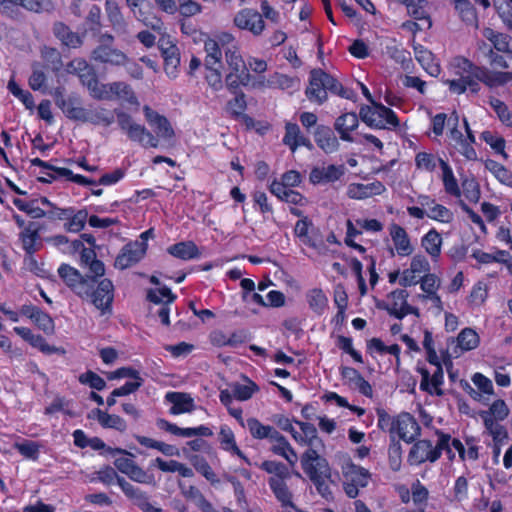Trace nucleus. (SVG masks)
I'll list each match as a JSON object with an SVG mask.
<instances>
[{
	"label": "nucleus",
	"instance_id": "864d4df0",
	"mask_svg": "<svg viewBox=\"0 0 512 512\" xmlns=\"http://www.w3.org/2000/svg\"><path fill=\"white\" fill-rule=\"evenodd\" d=\"M283 141L292 151H295L298 146H310L309 141L300 134L298 125L294 123H288L286 125V133Z\"/></svg>",
	"mask_w": 512,
	"mask_h": 512
},
{
	"label": "nucleus",
	"instance_id": "a878e982",
	"mask_svg": "<svg viewBox=\"0 0 512 512\" xmlns=\"http://www.w3.org/2000/svg\"><path fill=\"white\" fill-rule=\"evenodd\" d=\"M300 81L298 78L290 77L281 73H273L267 77L263 76L252 83L253 88H279L283 90L298 89Z\"/></svg>",
	"mask_w": 512,
	"mask_h": 512
},
{
	"label": "nucleus",
	"instance_id": "4468645a",
	"mask_svg": "<svg viewBox=\"0 0 512 512\" xmlns=\"http://www.w3.org/2000/svg\"><path fill=\"white\" fill-rule=\"evenodd\" d=\"M417 371L421 375L420 389L422 391L435 396L443 395L444 372L441 365L418 366Z\"/></svg>",
	"mask_w": 512,
	"mask_h": 512
},
{
	"label": "nucleus",
	"instance_id": "6e6552de",
	"mask_svg": "<svg viewBox=\"0 0 512 512\" xmlns=\"http://www.w3.org/2000/svg\"><path fill=\"white\" fill-rule=\"evenodd\" d=\"M361 120L375 129H390L399 125L395 113L382 104L373 102L370 106H362L359 112Z\"/></svg>",
	"mask_w": 512,
	"mask_h": 512
},
{
	"label": "nucleus",
	"instance_id": "a19ab883",
	"mask_svg": "<svg viewBox=\"0 0 512 512\" xmlns=\"http://www.w3.org/2000/svg\"><path fill=\"white\" fill-rule=\"evenodd\" d=\"M408 13L417 21L421 22V26L431 27L432 20L430 17V5L427 0H415L406 5Z\"/></svg>",
	"mask_w": 512,
	"mask_h": 512
},
{
	"label": "nucleus",
	"instance_id": "393cba45",
	"mask_svg": "<svg viewBox=\"0 0 512 512\" xmlns=\"http://www.w3.org/2000/svg\"><path fill=\"white\" fill-rule=\"evenodd\" d=\"M417 203L420 206L427 208V217L434 221L448 224L454 219V214L450 209L437 203L428 195H419L417 197Z\"/></svg>",
	"mask_w": 512,
	"mask_h": 512
},
{
	"label": "nucleus",
	"instance_id": "6ab92c4d",
	"mask_svg": "<svg viewBox=\"0 0 512 512\" xmlns=\"http://www.w3.org/2000/svg\"><path fill=\"white\" fill-rule=\"evenodd\" d=\"M143 112L147 123L156 134L155 137L158 139V143L160 140L171 142L174 137V129L169 120L148 105L143 107Z\"/></svg>",
	"mask_w": 512,
	"mask_h": 512
},
{
	"label": "nucleus",
	"instance_id": "cd10ccee",
	"mask_svg": "<svg viewBox=\"0 0 512 512\" xmlns=\"http://www.w3.org/2000/svg\"><path fill=\"white\" fill-rule=\"evenodd\" d=\"M407 292L405 290H395L387 296L386 309L395 317L401 319L408 314H416L417 310L407 303Z\"/></svg>",
	"mask_w": 512,
	"mask_h": 512
},
{
	"label": "nucleus",
	"instance_id": "37998d69",
	"mask_svg": "<svg viewBox=\"0 0 512 512\" xmlns=\"http://www.w3.org/2000/svg\"><path fill=\"white\" fill-rule=\"evenodd\" d=\"M20 238L27 254H33L40 246L38 225L30 223L25 226L20 234Z\"/></svg>",
	"mask_w": 512,
	"mask_h": 512
},
{
	"label": "nucleus",
	"instance_id": "7c9ffc66",
	"mask_svg": "<svg viewBox=\"0 0 512 512\" xmlns=\"http://www.w3.org/2000/svg\"><path fill=\"white\" fill-rule=\"evenodd\" d=\"M61 278L72 287L79 296L88 295V280L83 279L79 272L69 265H61L58 269Z\"/></svg>",
	"mask_w": 512,
	"mask_h": 512
},
{
	"label": "nucleus",
	"instance_id": "09e8293b",
	"mask_svg": "<svg viewBox=\"0 0 512 512\" xmlns=\"http://www.w3.org/2000/svg\"><path fill=\"white\" fill-rule=\"evenodd\" d=\"M438 162L442 171V181L445 191L450 195L459 197L461 195V190L459 189L452 168L442 159H438Z\"/></svg>",
	"mask_w": 512,
	"mask_h": 512
},
{
	"label": "nucleus",
	"instance_id": "b1692460",
	"mask_svg": "<svg viewBox=\"0 0 512 512\" xmlns=\"http://www.w3.org/2000/svg\"><path fill=\"white\" fill-rule=\"evenodd\" d=\"M344 165H323L314 167L309 175V180L314 185H323L340 180L345 174Z\"/></svg>",
	"mask_w": 512,
	"mask_h": 512
},
{
	"label": "nucleus",
	"instance_id": "ea45409f",
	"mask_svg": "<svg viewBox=\"0 0 512 512\" xmlns=\"http://www.w3.org/2000/svg\"><path fill=\"white\" fill-rule=\"evenodd\" d=\"M358 127V116L355 113H344L336 119L335 129L344 141H353L351 132Z\"/></svg>",
	"mask_w": 512,
	"mask_h": 512
},
{
	"label": "nucleus",
	"instance_id": "c9c22d12",
	"mask_svg": "<svg viewBox=\"0 0 512 512\" xmlns=\"http://www.w3.org/2000/svg\"><path fill=\"white\" fill-rule=\"evenodd\" d=\"M443 239L436 229H430L422 238L421 246L425 252L436 261L442 250Z\"/></svg>",
	"mask_w": 512,
	"mask_h": 512
},
{
	"label": "nucleus",
	"instance_id": "680f3d73",
	"mask_svg": "<svg viewBox=\"0 0 512 512\" xmlns=\"http://www.w3.org/2000/svg\"><path fill=\"white\" fill-rule=\"evenodd\" d=\"M312 227V223L308 218L304 217L296 222L294 233L299 238L300 242L303 245L309 247H315L316 244L310 236V229Z\"/></svg>",
	"mask_w": 512,
	"mask_h": 512
},
{
	"label": "nucleus",
	"instance_id": "f03ea898",
	"mask_svg": "<svg viewBox=\"0 0 512 512\" xmlns=\"http://www.w3.org/2000/svg\"><path fill=\"white\" fill-rule=\"evenodd\" d=\"M90 94L101 100H117L123 105L135 107L140 106L138 97L130 85L125 82L100 83L92 81L89 84Z\"/></svg>",
	"mask_w": 512,
	"mask_h": 512
},
{
	"label": "nucleus",
	"instance_id": "ddd939ff",
	"mask_svg": "<svg viewBox=\"0 0 512 512\" xmlns=\"http://www.w3.org/2000/svg\"><path fill=\"white\" fill-rule=\"evenodd\" d=\"M445 445V449L452 459L457 453L461 460H476L479 456L478 441L474 438H467L463 444L460 440L443 436L440 439V446Z\"/></svg>",
	"mask_w": 512,
	"mask_h": 512
},
{
	"label": "nucleus",
	"instance_id": "603ef678",
	"mask_svg": "<svg viewBox=\"0 0 512 512\" xmlns=\"http://www.w3.org/2000/svg\"><path fill=\"white\" fill-rule=\"evenodd\" d=\"M204 51L206 53L205 67H211L212 65L222 67V51L215 39L208 38L205 40Z\"/></svg>",
	"mask_w": 512,
	"mask_h": 512
},
{
	"label": "nucleus",
	"instance_id": "c85d7f7f",
	"mask_svg": "<svg viewBox=\"0 0 512 512\" xmlns=\"http://www.w3.org/2000/svg\"><path fill=\"white\" fill-rule=\"evenodd\" d=\"M385 191V185L375 180L370 183H350L347 186L346 194L350 199L365 200L373 196L381 195Z\"/></svg>",
	"mask_w": 512,
	"mask_h": 512
},
{
	"label": "nucleus",
	"instance_id": "a18cd8bd",
	"mask_svg": "<svg viewBox=\"0 0 512 512\" xmlns=\"http://www.w3.org/2000/svg\"><path fill=\"white\" fill-rule=\"evenodd\" d=\"M92 415L105 428H112L120 432L127 428L125 420L118 415L108 414L100 409L93 410Z\"/></svg>",
	"mask_w": 512,
	"mask_h": 512
},
{
	"label": "nucleus",
	"instance_id": "6e6d98bb",
	"mask_svg": "<svg viewBox=\"0 0 512 512\" xmlns=\"http://www.w3.org/2000/svg\"><path fill=\"white\" fill-rule=\"evenodd\" d=\"M480 138L490 146V148L497 154L501 155L504 159L508 158L505 152L506 141L498 133L486 130L480 135Z\"/></svg>",
	"mask_w": 512,
	"mask_h": 512
},
{
	"label": "nucleus",
	"instance_id": "39448f33",
	"mask_svg": "<svg viewBox=\"0 0 512 512\" xmlns=\"http://www.w3.org/2000/svg\"><path fill=\"white\" fill-rule=\"evenodd\" d=\"M111 457H114L115 468L125 474L130 480L147 485H154L155 479L132 459L133 454L121 448H107Z\"/></svg>",
	"mask_w": 512,
	"mask_h": 512
},
{
	"label": "nucleus",
	"instance_id": "58836bf2",
	"mask_svg": "<svg viewBox=\"0 0 512 512\" xmlns=\"http://www.w3.org/2000/svg\"><path fill=\"white\" fill-rule=\"evenodd\" d=\"M453 4L459 18L466 24L478 28V17L473 4L469 0H448Z\"/></svg>",
	"mask_w": 512,
	"mask_h": 512
},
{
	"label": "nucleus",
	"instance_id": "9d476101",
	"mask_svg": "<svg viewBox=\"0 0 512 512\" xmlns=\"http://www.w3.org/2000/svg\"><path fill=\"white\" fill-rule=\"evenodd\" d=\"M456 63L465 70L470 68V74L489 88L503 86L512 80V72L492 71L486 67L474 66L465 58H456Z\"/></svg>",
	"mask_w": 512,
	"mask_h": 512
},
{
	"label": "nucleus",
	"instance_id": "c756f323",
	"mask_svg": "<svg viewBox=\"0 0 512 512\" xmlns=\"http://www.w3.org/2000/svg\"><path fill=\"white\" fill-rule=\"evenodd\" d=\"M94 238L91 235L83 234L80 239H75L69 244V249L66 250L69 254L80 253L81 263L88 266L96 258L95 252L92 249L94 246Z\"/></svg>",
	"mask_w": 512,
	"mask_h": 512
},
{
	"label": "nucleus",
	"instance_id": "a211bd4d",
	"mask_svg": "<svg viewBox=\"0 0 512 512\" xmlns=\"http://www.w3.org/2000/svg\"><path fill=\"white\" fill-rule=\"evenodd\" d=\"M234 25L240 29L259 36L265 30V22L262 15L255 9L243 8L239 10L233 19Z\"/></svg>",
	"mask_w": 512,
	"mask_h": 512
},
{
	"label": "nucleus",
	"instance_id": "774afa93",
	"mask_svg": "<svg viewBox=\"0 0 512 512\" xmlns=\"http://www.w3.org/2000/svg\"><path fill=\"white\" fill-rule=\"evenodd\" d=\"M488 297L487 285L484 282H477L473 285L468 296V302L473 307H479L486 301Z\"/></svg>",
	"mask_w": 512,
	"mask_h": 512
},
{
	"label": "nucleus",
	"instance_id": "bf43d9fd",
	"mask_svg": "<svg viewBox=\"0 0 512 512\" xmlns=\"http://www.w3.org/2000/svg\"><path fill=\"white\" fill-rule=\"evenodd\" d=\"M309 307L317 314H322L328 306L326 294L318 288H314L307 293Z\"/></svg>",
	"mask_w": 512,
	"mask_h": 512
},
{
	"label": "nucleus",
	"instance_id": "49530a36",
	"mask_svg": "<svg viewBox=\"0 0 512 512\" xmlns=\"http://www.w3.org/2000/svg\"><path fill=\"white\" fill-rule=\"evenodd\" d=\"M286 479L287 478L271 477L269 479V486L277 500L280 501L283 506H292V494L285 482Z\"/></svg>",
	"mask_w": 512,
	"mask_h": 512
},
{
	"label": "nucleus",
	"instance_id": "412c9836",
	"mask_svg": "<svg viewBox=\"0 0 512 512\" xmlns=\"http://www.w3.org/2000/svg\"><path fill=\"white\" fill-rule=\"evenodd\" d=\"M444 448L445 445L440 446V443L434 447L430 441L420 440L411 447L408 462L411 465H420L426 461L434 462L440 457L441 450Z\"/></svg>",
	"mask_w": 512,
	"mask_h": 512
},
{
	"label": "nucleus",
	"instance_id": "f704fd0d",
	"mask_svg": "<svg viewBox=\"0 0 512 512\" xmlns=\"http://www.w3.org/2000/svg\"><path fill=\"white\" fill-rule=\"evenodd\" d=\"M93 58L96 61L109 63L111 65H124L127 61V57L123 52L107 45H101L95 49Z\"/></svg>",
	"mask_w": 512,
	"mask_h": 512
},
{
	"label": "nucleus",
	"instance_id": "4c0bfd02",
	"mask_svg": "<svg viewBox=\"0 0 512 512\" xmlns=\"http://www.w3.org/2000/svg\"><path fill=\"white\" fill-rule=\"evenodd\" d=\"M302 181V177L299 172L290 170L284 173L281 180H274L270 185V192L273 195H281L284 191L297 187Z\"/></svg>",
	"mask_w": 512,
	"mask_h": 512
},
{
	"label": "nucleus",
	"instance_id": "9b49d317",
	"mask_svg": "<svg viewBox=\"0 0 512 512\" xmlns=\"http://www.w3.org/2000/svg\"><path fill=\"white\" fill-rule=\"evenodd\" d=\"M441 280L436 274H426L420 281V288L423 294L418 295V299L432 309L436 315L444 311V305L438 290Z\"/></svg>",
	"mask_w": 512,
	"mask_h": 512
},
{
	"label": "nucleus",
	"instance_id": "72a5a7b5",
	"mask_svg": "<svg viewBox=\"0 0 512 512\" xmlns=\"http://www.w3.org/2000/svg\"><path fill=\"white\" fill-rule=\"evenodd\" d=\"M269 441L271 442V450L275 454L285 458L292 466L296 464L298 461L297 454L291 445L287 442V440L278 431L273 434Z\"/></svg>",
	"mask_w": 512,
	"mask_h": 512
},
{
	"label": "nucleus",
	"instance_id": "dca6fc26",
	"mask_svg": "<svg viewBox=\"0 0 512 512\" xmlns=\"http://www.w3.org/2000/svg\"><path fill=\"white\" fill-rule=\"evenodd\" d=\"M126 4L133 16L143 25L160 32L163 28V21L158 17L151 5L145 0H126Z\"/></svg>",
	"mask_w": 512,
	"mask_h": 512
},
{
	"label": "nucleus",
	"instance_id": "4be33fe9",
	"mask_svg": "<svg viewBox=\"0 0 512 512\" xmlns=\"http://www.w3.org/2000/svg\"><path fill=\"white\" fill-rule=\"evenodd\" d=\"M420 427L417 421L409 413L398 415L391 427V433L397 435L405 442L413 441L419 434Z\"/></svg>",
	"mask_w": 512,
	"mask_h": 512
},
{
	"label": "nucleus",
	"instance_id": "423d86ee",
	"mask_svg": "<svg viewBox=\"0 0 512 512\" xmlns=\"http://www.w3.org/2000/svg\"><path fill=\"white\" fill-rule=\"evenodd\" d=\"M225 59L229 69V72L226 75L227 87L229 89H236L241 85L252 86L254 81H252L247 70V65L236 45H232L225 50Z\"/></svg>",
	"mask_w": 512,
	"mask_h": 512
},
{
	"label": "nucleus",
	"instance_id": "f8f14e48",
	"mask_svg": "<svg viewBox=\"0 0 512 512\" xmlns=\"http://www.w3.org/2000/svg\"><path fill=\"white\" fill-rule=\"evenodd\" d=\"M164 30L165 28L163 27L160 32H157L160 35L158 45L164 58L165 73L168 77L175 78L180 64L179 50L176 46L175 38L167 34Z\"/></svg>",
	"mask_w": 512,
	"mask_h": 512
},
{
	"label": "nucleus",
	"instance_id": "0eeeda50",
	"mask_svg": "<svg viewBox=\"0 0 512 512\" xmlns=\"http://www.w3.org/2000/svg\"><path fill=\"white\" fill-rule=\"evenodd\" d=\"M341 472L344 478L345 493L350 498H356L359 494V489L366 487L371 478V474L367 469L353 463L348 456L343 458Z\"/></svg>",
	"mask_w": 512,
	"mask_h": 512
},
{
	"label": "nucleus",
	"instance_id": "7ed1b4c3",
	"mask_svg": "<svg viewBox=\"0 0 512 512\" xmlns=\"http://www.w3.org/2000/svg\"><path fill=\"white\" fill-rule=\"evenodd\" d=\"M449 127V138L452 146L469 161L477 160V152L473 148L475 136L470 129L467 120H463L462 127L459 126V116L453 112L447 120Z\"/></svg>",
	"mask_w": 512,
	"mask_h": 512
},
{
	"label": "nucleus",
	"instance_id": "c03bdc74",
	"mask_svg": "<svg viewBox=\"0 0 512 512\" xmlns=\"http://www.w3.org/2000/svg\"><path fill=\"white\" fill-rule=\"evenodd\" d=\"M167 252L178 259L187 261L199 256L198 247L192 241H183L168 247Z\"/></svg>",
	"mask_w": 512,
	"mask_h": 512
},
{
	"label": "nucleus",
	"instance_id": "473e14b6",
	"mask_svg": "<svg viewBox=\"0 0 512 512\" xmlns=\"http://www.w3.org/2000/svg\"><path fill=\"white\" fill-rule=\"evenodd\" d=\"M414 55L422 68L430 76L437 77L440 74V64L430 50L420 44H417L414 45Z\"/></svg>",
	"mask_w": 512,
	"mask_h": 512
},
{
	"label": "nucleus",
	"instance_id": "79ce46f5",
	"mask_svg": "<svg viewBox=\"0 0 512 512\" xmlns=\"http://www.w3.org/2000/svg\"><path fill=\"white\" fill-rule=\"evenodd\" d=\"M68 73L77 74L81 82L89 89V84L92 81H98L92 68L89 67L84 59H74L66 67Z\"/></svg>",
	"mask_w": 512,
	"mask_h": 512
},
{
	"label": "nucleus",
	"instance_id": "1a4fd4ad",
	"mask_svg": "<svg viewBox=\"0 0 512 512\" xmlns=\"http://www.w3.org/2000/svg\"><path fill=\"white\" fill-rule=\"evenodd\" d=\"M116 116L119 127L130 140L139 142L144 147H158V139L145 126L136 123L129 114L122 110H117Z\"/></svg>",
	"mask_w": 512,
	"mask_h": 512
},
{
	"label": "nucleus",
	"instance_id": "8fccbe9b",
	"mask_svg": "<svg viewBox=\"0 0 512 512\" xmlns=\"http://www.w3.org/2000/svg\"><path fill=\"white\" fill-rule=\"evenodd\" d=\"M20 5L27 10L33 12L48 11L52 8L50 2H44L40 0H0V9L5 10L10 6Z\"/></svg>",
	"mask_w": 512,
	"mask_h": 512
},
{
	"label": "nucleus",
	"instance_id": "e433bc0d",
	"mask_svg": "<svg viewBox=\"0 0 512 512\" xmlns=\"http://www.w3.org/2000/svg\"><path fill=\"white\" fill-rule=\"evenodd\" d=\"M22 311L25 316L30 318L46 334L54 332V321L48 314L34 306H25Z\"/></svg>",
	"mask_w": 512,
	"mask_h": 512
},
{
	"label": "nucleus",
	"instance_id": "338daca9",
	"mask_svg": "<svg viewBox=\"0 0 512 512\" xmlns=\"http://www.w3.org/2000/svg\"><path fill=\"white\" fill-rule=\"evenodd\" d=\"M258 390L259 387L250 380H247L244 384L237 383L232 386L233 396L239 401L250 399Z\"/></svg>",
	"mask_w": 512,
	"mask_h": 512
},
{
	"label": "nucleus",
	"instance_id": "e2e57ef3",
	"mask_svg": "<svg viewBox=\"0 0 512 512\" xmlns=\"http://www.w3.org/2000/svg\"><path fill=\"white\" fill-rule=\"evenodd\" d=\"M12 202L20 211L27 213L32 218H42L46 216V212L37 205V200L26 201L15 197Z\"/></svg>",
	"mask_w": 512,
	"mask_h": 512
},
{
	"label": "nucleus",
	"instance_id": "f257e3e1",
	"mask_svg": "<svg viewBox=\"0 0 512 512\" xmlns=\"http://www.w3.org/2000/svg\"><path fill=\"white\" fill-rule=\"evenodd\" d=\"M301 466L317 491L325 498L331 496L327 480L330 477L328 462L319 456L314 449H308L301 457Z\"/></svg>",
	"mask_w": 512,
	"mask_h": 512
},
{
	"label": "nucleus",
	"instance_id": "aec40b11",
	"mask_svg": "<svg viewBox=\"0 0 512 512\" xmlns=\"http://www.w3.org/2000/svg\"><path fill=\"white\" fill-rule=\"evenodd\" d=\"M429 270L430 264L427 258L417 254L412 257L409 267L401 272L399 284L404 287L416 285L424 275L429 274Z\"/></svg>",
	"mask_w": 512,
	"mask_h": 512
},
{
	"label": "nucleus",
	"instance_id": "5fc2aeb1",
	"mask_svg": "<svg viewBox=\"0 0 512 512\" xmlns=\"http://www.w3.org/2000/svg\"><path fill=\"white\" fill-rule=\"evenodd\" d=\"M246 427L251 436L255 439H271L273 434L277 431L272 426L262 424L256 418H249L246 422Z\"/></svg>",
	"mask_w": 512,
	"mask_h": 512
},
{
	"label": "nucleus",
	"instance_id": "052dcab7",
	"mask_svg": "<svg viewBox=\"0 0 512 512\" xmlns=\"http://www.w3.org/2000/svg\"><path fill=\"white\" fill-rule=\"evenodd\" d=\"M55 35L62 43L68 47L76 48L81 45V38L75 33L71 32L67 26L58 23L54 27Z\"/></svg>",
	"mask_w": 512,
	"mask_h": 512
},
{
	"label": "nucleus",
	"instance_id": "5701e85b",
	"mask_svg": "<svg viewBox=\"0 0 512 512\" xmlns=\"http://www.w3.org/2000/svg\"><path fill=\"white\" fill-rule=\"evenodd\" d=\"M389 235L393 247L391 253L400 257H408L414 252V245L406 232V230L398 224H391L389 226Z\"/></svg>",
	"mask_w": 512,
	"mask_h": 512
},
{
	"label": "nucleus",
	"instance_id": "13d9d810",
	"mask_svg": "<svg viewBox=\"0 0 512 512\" xmlns=\"http://www.w3.org/2000/svg\"><path fill=\"white\" fill-rule=\"evenodd\" d=\"M485 430L492 438V444L504 445L508 440L506 428L496 421L485 419Z\"/></svg>",
	"mask_w": 512,
	"mask_h": 512
},
{
	"label": "nucleus",
	"instance_id": "2eb2a0df",
	"mask_svg": "<svg viewBox=\"0 0 512 512\" xmlns=\"http://www.w3.org/2000/svg\"><path fill=\"white\" fill-rule=\"evenodd\" d=\"M95 281L93 279L88 280V295L82 296L83 298H90L92 303L95 305L97 309H99L102 314L110 311V307L113 301V291L114 287L112 282L109 279H102L97 288L90 292V288L94 285Z\"/></svg>",
	"mask_w": 512,
	"mask_h": 512
},
{
	"label": "nucleus",
	"instance_id": "f3484780",
	"mask_svg": "<svg viewBox=\"0 0 512 512\" xmlns=\"http://www.w3.org/2000/svg\"><path fill=\"white\" fill-rule=\"evenodd\" d=\"M48 215L51 218L65 221V229L74 233L81 231L88 220L86 210H75L73 207L55 208V210L49 211Z\"/></svg>",
	"mask_w": 512,
	"mask_h": 512
},
{
	"label": "nucleus",
	"instance_id": "2f4dec72",
	"mask_svg": "<svg viewBox=\"0 0 512 512\" xmlns=\"http://www.w3.org/2000/svg\"><path fill=\"white\" fill-rule=\"evenodd\" d=\"M165 399L172 404L170 413L173 415L190 413L195 408L194 399L187 393L168 392Z\"/></svg>",
	"mask_w": 512,
	"mask_h": 512
},
{
	"label": "nucleus",
	"instance_id": "3c124183",
	"mask_svg": "<svg viewBox=\"0 0 512 512\" xmlns=\"http://www.w3.org/2000/svg\"><path fill=\"white\" fill-rule=\"evenodd\" d=\"M456 342L462 352L471 351L479 346L480 337L474 329L467 327L458 334Z\"/></svg>",
	"mask_w": 512,
	"mask_h": 512
},
{
	"label": "nucleus",
	"instance_id": "bb28decb",
	"mask_svg": "<svg viewBox=\"0 0 512 512\" xmlns=\"http://www.w3.org/2000/svg\"><path fill=\"white\" fill-rule=\"evenodd\" d=\"M146 254L143 242H130L126 244L115 259V267L119 269L129 268L138 263Z\"/></svg>",
	"mask_w": 512,
	"mask_h": 512
},
{
	"label": "nucleus",
	"instance_id": "20e7f679",
	"mask_svg": "<svg viewBox=\"0 0 512 512\" xmlns=\"http://www.w3.org/2000/svg\"><path fill=\"white\" fill-rule=\"evenodd\" d=\"M328 91L345 97L342 86L334 77L320 69L312 70L305 92L307 98L311 102L322 104L327 100Z\"/></svg>",
	"mask_w": 512,
	"mask_h": 512
},
{
	"label": "nucleus",
	"instance_id": "0e129e2a",
	"mask_svg": "<svg viewBox=\"0 0 512 512\" xmlns=\"http://www.w3.org/2000/svg\"><path fill=\"white\" fill-rule=\"evenodd\" d=\"M485 168L491 172L496 179H498L503 184H511L512 183V173L504 167L502 164L488 159L484 163Z\"/></svg>",
	"mask_w": 512,
	"mask_h": 512
},
{
	"label": "nucleus",
	"instance_id": "4d7b16f0",
	"mask_svg": "<svg viewBox=\"0 0 512 512\" xmlns=\"http://www.w3.org/2000/svg\"><path fill=\"white\" fill-rule=\"evenodd\" d=\"M219 441H220L221 447L224 450L231 452L233 454H236L240 458L246 460L245 456L243 455V453L240 451V449L238 448V446L236 444L233 431L229 427H227V426L221 427L220 433H219Z\"/></svg>",
	"mask_w": 512,
	"mask_h": 512
},
{
	"label": "nucleus",
	"instance_id": "69168bd1",
	"mask_svg": "<svg viewBox=\"0 0 512 512\" xmlns=\"http://www.w3.org/2000/svg\"><path fill=\"white\" fill-rule=\"evenodd\" d=\"M316 143L325 153H332L338 149L339 143L329 130L319 131L316 135Z\"/></svg>",
	"mask_w": 512,
	"mask_h": 512
},
{
	"label": "nucleus",
	"instance_id": "de8ad7c7",
	"mask_svg": "<svg viewBox=\"0 0 512 512\" xmlns=\"http://www.w3.org/2000/svg\"><path fill=\"white\" fill-rule=\"evenodd\" d=\"M509 408L504 400L498 399L494 401L488 410L481 411L480 417L483 420V423L485 424V419H489L490 421H496L500 423V421H503L507 418L509 415Z\"/></svg>",
	"mask_w": 512,
	"mask_h": 512
}]
</instances>
